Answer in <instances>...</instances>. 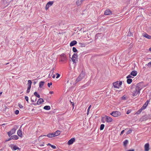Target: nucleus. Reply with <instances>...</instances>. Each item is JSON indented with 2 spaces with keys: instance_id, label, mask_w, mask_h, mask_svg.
Returning a JSON list of instances; mask_svg holds the SVG:
<instances>
[{
  "instance_id": "8fccbe9b",
  "label": "nucleus",
  "mask_w": 151,
  "mask_h": 151,
  "mask_svg": "<svg viewBox=\"0 0 151 151\" xmlns=\"http://www.w3.org/2000/svg\"><path fill=\"white\" fill-rule=\"evenodd\" d=\"M31 88V85H28V88H27V89H30Z\"/></svg>"
},
{
  "instance_id": "37998d69",
  "label": "nucleus",
  "mask_w": 151,
  "mask_h": 151,
  "mask_svg": "<svg viewBox=\"0 0 151 151\" xmlns=\"http://www.w3.org/2000/svg\"><path fill=\"white\" fill-rule=\"evenodd\" d=\"M51 147L54 149H55L56 148V147L55 146L51 145Z\"/></svg>"
},
{
  "instance_id": "4c0bfd02",
  "label": "nucleus",
  "mask_w": 151,
  "mask_h": 151,
  "mask_svg": "<svg viewBox=\"0 0 151 151\" xmlns=\"http://www.w3.org/2000/svg\"><path fill=\"white\" fill-rule=\"evenodd\" d=\"M146 65H147L148 67H151V61L149 62Z\"/></svg>"
},
{
  "instance_id": "49530a36",
  "label": "nucleus",
  "mask_w": 151,
  "mask_h": 151,
  "mask_svg": "<svg viewBox=\"0 0 151 151\" xmlns=\"http://www.w3.org/2000/svg\"><path fill=\"white\" fill-rule=\"evenodd\" d=\"M30 91V89H27V91H26L27 93H28Z\"/></svg>"
},
{
  "instance_id": "aec40b11",
  "label": "nucleus",
  "mask_w": 151,
  "mask_h": 151,
  "mask_svg": "<svg viewBox=\"0 0 151 151\" xmlns=\"http://www.w3.org/2000/svg\"><path fill=\"white\" fill-rule=\"evenodd\" d=\"M137 71L135 70H133L130 73V75L133 76H136L137 75Z\"/></svg>"
},
{
  "instance_id": "bf43d9fd",
  "label": "nucleus",
  "mask_w": 151,
  "mask_h": 151,
  "mask_svg": "<svg viewBox=\"0 0 151 151\" xmlns=\"http://www.w3.org/2000/svg\"><path fill=\"white\" fill-rule=\"evenodd\" d=\"M54 68L52 69L51 70V71H52V72L53 73V72H54Z\"/></svg>"
},
{
  "instance_id": "58836bf2",
  "label": "nucleus",
  "mask_w": 151,
  "mask_h": 151,
  "mask_svg": "<svg viewBox=\"0 0 151 151\" xmlns=\"http://www.w3.org/2000/svg\"><path fill=\"white\" fill-rule=\"evenodd\" d=\"M34 97V96L33 95L32 96L31 98V101L32 102H34V100H33V99H32Z\"/></svg>"
},
{
  "instance_id": "5fc2aeb1",
  "label": "nucleus",
  "mask_w": 151,
  "mask_h": 151,
  "mask_svg": "<svg viewBox=\"0 0 151 151\" xmlns=\"http://www.w3.org/2000/svg\"><path fill=\"white\" fill-rule=\"evenodd\" d=\"M47 146H51V145L49 143L47 144Z\"/></svg>"
},
{
  "instance_id": "052dcab7",
  "label": "nucleus",
  "mask_w": 151,
  "mask_h": 151,
  "mask_svg": "<svg viewBox=\"0 0 151 151\" xmlns=\"http://www.w3.org/2000/svg\"><path fill=\"white\" fill-rule=\"evenodd\" d=\"M33 83L34 85H35L36 83V82L35 81H34L33 82Z\"/></svg>"
},
{
  "instance_id": "774afa93",
  "label": "nucleus",
  "mask_w": 151,
  "mask_h": 151,
  "mask_svg": "<svg viewBox=\"0 0 151 151\" xmlns=\"http://www.w3.org/2000/svg\"><path fill=\"white\" fill-rule=\"evenodd\" d=\"M69 80H68V81H67V83H69Z\"/></svg>"
},
{
  "instance_id": "c9c22d12",
  "label": "nucleus",
  "mask_w": 151,
  "mask_h": 151,
  "mask_svg": "<svg viewBox=\"0 0 151 151\" xmlns=\"http://www.w3.org/2000/svg\"><path fill=\"white\" fill-rule=\"evenodd\" d=\"M19 111L18 110H16L15 111V114H16V115H17L19 114Z\"/></svg>"
},
{
  "instance_id": "cd10ccee",
  "label": "nucleus",
  "mask_w": 151,
  "mask_h": 151,
  "mask_svg": "<svg viewBox=\"0 0 151 151\" xmlns=\"http://www.w3.org/2000/svg\"><path fill=\"white\" fill-rule=\"evenodd\" d=\"M128 142V141L127 140H125L123 142V145L126 146Z\"/></svg>"
},
{
  "instance_id": "680f3d73",
  "label": "nucleus",
  "mask_w": 151,
  "mask_h": 151,
  "mask_svg": "<svg viewBox=\"0 0 151 151\" xmlns=\"http://www.w3.org/2000/svg\"><path fill=\"white\" fill-rule=\"evenodd\" d=\"M2 92H0V96L2 94Z\"/></svg>"
},
{
  "instance_id": "603ef678",
  "label": "nucleus",
  "mask_w": 151,
  "mask_h": 151,
  "mask_svg": "<svg viewBox=\"0 0 151 151\" xmlns=\"http://www.w3.org/2000/svg\"><path fill=\"white\" fill-rule=\"evenodd\" d=\"M49 93L50 94H52L53 93V91H50V92H49Z\"/></svg>"
},
{
  "instance_id": "b1692460",
  "label": "nucleus",
  "mask_w": 151,
  "mask_h": 151,
  "mask_svg": "<svg viewBox=\"0 0 151 151\" xmlns=\"http://www.w3.org/2000/svg\"><path fill=\"white\" fill-rule=\"evenodd\" d=\"M44 83H45V82L43 81H40V82L39 84L40 88H42Z\"/></svg>"
},
{
  "instance_id": "c03bdc74",
  "label": "nucleus",
  "mask_w": 151,
  "mask_h": 151,
  "mask_svg": "<svg viewBox=\"0 0 151 151\" xmlns=\"http://www.w3.org/2000/svg\"><path fill=\"white\" fill-rule=\"evenodd\" d=\"M32 104L34 105L35 106H36V105H37V104L39 105V104L38 103V102H37L36 103H32Z\"/></svg>"
},
{
  "instance_id": "7c9ffc66",
  "label": "nucleus",
  "mask_w": 151,
  "mask_h": 151,
  "mask_svg": "<svg viewBox=\"0 0 151 151\" xmlns=\"http://www.w3.org/2000/svg\"><path fill=\"white\" fill-rule=\"evenodd\" d=\"M73 51L74 52H77V50L75 47H73Z\"/></svg>"
},
{
  "instance_id": "473e14b6",
  "label": "nucleus",
  "mask_w": 151,
  "mask_h": 151,
  "mask_svg": "<svg viewBox=\"0 0 151 151\" xmlns=\"http://www.w3.org/2000/svg\"><path fill=\"white\" fill-rule=\"evenodd\" d=\"M132 131V130L130 129L127 131V132H126V134H130L131 133Z\"/></svg>"
},
{
  "instance_id": "c756f323",
  "label": "nucleus",
  "mask_w": 151,
  "mask_h": 151,
  "mask_svg": "<svg viewBox=\"0 0 151 151\" xmlns=\"http://www.w3.org/2000/svg\"><path fill=\"white\" fill-rule=\"evenodd\" d=\"M104 124H101L100 127V129L101 130H102L104 129Z\"/></svg>"
},
{
  "instance_id": "423d86ee",
  "label": "nucleus",
  "mask_w": 151,
  "mask_h": 151,
  "mask_svg": "<svg viewBox=\"0 0 151 151\" xmlns=\"http://www.w3.org/2000/svg\"><path fill=\"white\" fill-rule=\"evenodd\" d=\"M10 137L8 139L6 140V141H8L11 139H13L14 140H16L19 138L18 137L17 135H13L10 136Z\"/></svg>"
},
{
  "instance_id": "ea45409f",
  "label": "nucleus",
  "mask_w": 151,
  "mask_h": 151,
  "mask_svg": "<svg viewBox=\"0 0 151 151\" xmlns=\"http://www.w3.org/2000/svg\"><path fill=\"white\" fill-rule=\"evenodd\" d=\"M131 110H128V111H127L126 112V114H129L131 112Z\"/></svg>"
},
{
  "instance_id": "2eb2a0df",
  "label": "nucleus",
  "mask_w": 151,
  "mask_h": 151,
  "mask_svg": "<svg viewBox=\"0 0 151 151\" xmlns=\"http://www.w3.org/2000/svg\"><path fill=\"white\" fill-rule=\"evenodd\" d=\"M145 151H148L149 150V144L146 143L145 145Z\"/></svg>"
},
{
  "instance_id": "4d7b16f0",
  "label": "nucleus",
  "mask_w": 151,
  "mask_h": 151,
  "mask_svg": "<svg viewBox=\"0 0 151 151\" xmlns=\"http://www.w3.org/2000/svg\"><path fill=\"white\" fill-rule=\"evenodd\" d=\"M70 101V103L72 104V105L73 106V105H74V103H73V102H71Z\"/></svg>"
},
{
  "instance_id": "7ed1b4c3",
  "label": "nucleus",
  "mask_w": 151,
  "mask_h": 151,
  "mask_svg": "<svg viewBox=\"0 0 151 151\" xmlns=\"http://www.w3.org/2000/svg\"><path fill=\"white\" fill-rule=\"evenodd\" d=\"M110 114L115 117H117L121 115V113L118 111H114L111 113Z\"/></svg>"
},
{
  "instance_id": "412c9836",
  "label": "nucleus",
  "mask_w": 151,
  "mask_h": 151,
  "mask_svg": "<svg viewBox=\"0 0 151 151\" xmlns=\"http://www.w3.org/2000/svg\"><path fill=\"white\" fill-rule=\"evenodd\" d=\"M60 133V132L59 130H57L54 133V137H56L59 135Z\"/></svg>"
},
{
  "instance_id": "a18cd8bd",
  "label": "nucleus",
  "mask_w": 151,
  "mask_h": 151,
  "mask_svg": "<svg viewBox=\"0 0 151 151\" xmlns=\"http://www.w3.org/2000/svg\"><path fill=\"white\" fill-rule=\"evenodd\" d=\"M18 106L20 108H22L23 107V106L20 104H19Z\"/></svg>"
},
{
  "instance_id": "0e129e2a",
  "label": "nucleus",
  "mask_w": 151,
  "mask_h": 151,
  "mask_svg": "<svg viewBox=\"0 0 151 151\" xmlns=\"http://www.w3.org/2000/svg\"><path fill=\"white\" fill-rule=\"evenodd\" d=\"M37 98H36L35 99V101H34V102H35V101H36V100H37Z\"/></svg>"
},
{
  "instance_id": "4468645a",
  "label": "nucleus",
  "mask_w": 151,
  "mask_h": 151,
  "mask_svg": "<svg viewBox=\"0 0 151 151\" xmlns=\"http://www.w3.org/2000/svg\"><path fill=\"white\" fill-rule=\"evenodd\" d=\"M143 36L148 39H151V36L148 35L146 33H144L143 34Z\"/></svg>"
},
{
  "instance_id": "5701e85b",
  "label": "nucleus",
  "mask_w": 151,
  "mask_h": 151,
  "mask_svg": "<svg viewBox=\"0 0 151 151\" xmlns=\"http://www.w3.org/2000/svg\"><path fill=\"white\" fill-rule=\"evenodd\" d=\"M39 104H41L42 102H44V100L42 98H40L38 99V101H37Z\"/></svg>"
},
{
  "instance_id": "2f4dec72",
  "label": "nucleus",
  "mask_w": 151,
  "mask_h": 151,
  "mask_svg": "<svg viewBox=\"0 0 151 151\" xmlns=\"http://www.w3.org/2000/svg\"><path fill=\"white\" fill-rule=\"evenodd\" d=\"M91 105H90L89 106V107L88 108V109L87 110V114H88L89 113V110H90V108H91Z\"/></svg>"
},
{
  "instance_id": "72a5a7b5",
  "label": "nucleus",
  "mask_w": 151,
  "mask_h": 151,
  "mask_svg": "<svg viewBox=\"0 0 151 151\" xmlns=\"http://www.w3.org/2000/svg\"><path fill=\"white\" fill-rule=\"evenodd\" d=\"M122 99L123 100H126L127 99V97L124 96L122 97Z\"/></svg>"
},
{
  "instance_id": "0eeeda50",
  "label": "nucleus",
  "mask_w": 151,
  "mask_h": 151,
  "mask_svg": "<svg viewBox=\"0 0 151 151\" xmlns=\"http://www.w3.org/2000/svg\"><path fill=\"white\" fill-rule=\"evenodd\" d=\"M60 60L61 61H64L67 60L66 55L64 54H62L60 55Z\"/></svg>"
},
{
  "instance_id": "e2e57ef3",
  "label": "nucleus",
  "mask_w": 151,
  "mask_h": 151,
  "mask_svg": "<svg viewBox=\"0 0 151 151\" xmlns=\"http://www.w3.org/2000/svg\"><path fill=\"white\" fill-rule=\"evenodd\" d=\"M44 145L42 144L41 145H40V146H43Z\"/></svg>"
},
{
  "instance_id": "f257e3e1",
  "label": "nucleus",
  "mask_w": 151,
  "mask_h": 151,
  "mask_svg": "<svg viewBox=\"0 0 151 151\" xmlns=\"http://www.w3.org/2000/svg\"><path fill=\"white\" fill-rule=\"evenodd\" d=\"M143 86V82H141L138 83L136 86L133 85L131 88L132 92V96L133 97L139 94L140 91L142 89Z\"/></svg>"
},
{
  "instance_id": "393cba45",
  "label": "nucleus",
  "mask_w": 151,
  "mask_h": 151,
  "mask_svg": "<svg viewBox=\"0 0 151 151\" xmlns=\"http://www.w3.org/2000/svg\"><path fill=\"white\" fill-rule=\"evenodd\" d=\"M43 109L45 110H48L50 109V107L49 106H45L44 107Z\"/></svg>"
},
{
  "instance_id": "09e8293b",
  "label": "nucleus",
  "mask_w": 151,
  "mask_h": 151,
  "mask_svg": "<svg viewBox=\"0 0 151 151\" xmlns=\"http://www.w3.org/2000/svg\"><path fill=\"white\" fill-rule=\"evenodd\" d=\"M131 75H129L127 77V78H131Z\"/></svg>"
},
{
  "instance_id": "bb28decb",
  "label": "nucleus",
  "mask_w": 151,
  "mask_h": 151,
  "mask_svg": "<svg viewBox=\"0 0 151 151\" xmlns=\"http://www.w3.org/2000/svg\"><path fill=\"white\" fill-rule=\"evenodd\" d=\"M132 81V80L131 78H127V82L129 84H130Z\"/></svg>"
},
{
  "instance_id": "f8f14e48",
  "label": "nucleus",
  "mask_w": 151,
  "mask_h": 151,
  "mask_svg": "<svg viewBox=\"0 0 151 151\" xmlns=\"http://www.w3.org/2000/svg\"><path fill=\"white\" fill-rule=\"evenodd\" d=\"M22 126H21L20 127L18 131L17 132L18 135L20 137H22V132L20 129L21 128Z\"/></svg>"
},
{
  "instance_id": "1a4fd4ad",
  "label": "nucleus",
  "mask_w": 151,
  "mask_h": 151,
  "mask_svg": "<svg viewBox=\"0 0 151 151\" xmlns=\"http://www.w3.org/2000/svg\"><path fill=\"white\" fill-rule=\"evenodd\" d=\"M83 76H84L83 73H81L79 75V76L77 78L76 80V81L77 82H78L81 81L83 78Z\"/></svg>"
},
{
  "instance_id": "ddd939ff",
  "label": "nucleus",
  "mask_w": 151,
  "mask_h": 151,
  "mask_svg": "<svg viewBox=\"0 0 151 151\" xmlns=\"http://www.w3.org/2000/svg\"><path fill=\"white\" fill-rule=\"evenodd\" d=\"M111 14V11L109 9H106L104 12V14L107 15H110Z\"/></svg>"
},
{
  "instance_id": "f03ea898",
  "label": "nucleus",
  "mask_w": 151,
  "mask_h": 151,
  "mask_svg": "<svg viewBox=\"0 0 151 151\" xmlns=\"http://www.w3.org/2000/svg\"><path fill=\"white\" fill-rule=\"evenodd\" d=\"M19 127L17 125H15L14 127L9 132H7V134L9 137H10L12 135L14 134L17 129Z\"/></svg>"
},
{
  "instance_id": "f3484780",
  "label": "nucleus",
  "mask_w": 151,
  "mask_h": 151,
  "mask_svg": "<svg viewBox=\"0 0 151 151\" xmlns=\"http://www.w3.org/2000/svg\"><path fill=\"white\" fill-rule=\"evenodd\" d=\"M85 0H78L76 1V4L78 6H80L82 2Z\"/></svg>"
},
{
  "instance_id": "4be33fe9",
  "label": "nucleus",
  "mask_w": 151,
  "mask_h": 151,
  "mask_svg": "<svg viewBox=\"0 0 151 151\" xmlns=\"http://www.w3.org/2000/svg\"><path fill=\"white\" fill-rule=\"evenodd\" d=\"M12 145H11L10 146V147H11V149H12L13 150H19V147L16 146H14V147H12Z\"/></svg>"
},
{
  "instance_id": "6e6552de",
  "label": "nucleus",
  "mask_w": 151,
  "mask_h": 151,
  "mask_svg": "<svg viewBox=\"0 0 151 151\" xmlns=\"http://www.w3.org/2000/svg\"><path fill=\"white\" fill-rule=\"evenodd\" d=\"M53 1H50L48 2L46 4L45 7V9L47 10L53 4Z\"/></svg>"
},
{
  "instance_id": "3c124183",
  "label": "nucleus",
  "mask_w": 151,
  "mask_h": 151,
  "mask_svg": "<svg viewBox=\"0 0 151 151\" xmlns=\"http://www.w3.org/2000/svg\"><path fill=\"white\" fill-rule=\"evenodd\" d=\"M127 151H134V149L129 150H127Z\"/></svg>"
},
{
  "instance_id": "6ab92c4d",
  "label": "nucleus",
  "mask_w": 151,
  "mask_h": 151,
  "mask_svg": "<svg viewBox=\"0 0 151 151\" xmlns=\"http://www.w3.org/2000/svg\"><path fill=\"white\" fill-rule=\"evenodd\" d=\"M77 43V42L76 40H73L70 43V46L71 47L73 46Z\"/></svg>"
},
{
  "instance_id": "69168bd1",
  "label": "nucleus",
  "mask_w": 151,
  "mask_h": 151,
  "mask_svg": "<svg viewBox=\"0 0 151 151\" xmlns=\"http://www.w3.org/2000/svg\"><path fill=\"white\" fill-rule=\"evenodd\" d=\"M149 50L150 51H151V47L149 48Z\"/></svg>"
},
{
  "instance_id": "dca6fc26",
  "label": "nucleus",
  "mask_w": 151,
  "mask_h": 151,
  "mask_svg": "<svg viewBox=\"0 0 151 151\" xmlns=\"http://www.w3.org/2000/svg\"><path fill=\"white\" fill-rule=\"evenodd\" d=\"M54 135V133H50L48 134L47 135H43L42 136H41V137L47 136L49 138H51L52 137H55Z\"/></svg>"
},
{
  "instance_id": "338daca9",
  "label": "nucleus",
  "mask_w": 151,
  "mask_h": 151,
  "mask_svg": "<svg viewBox=\"0 0 151 151\" xmlns=\"http://www.w3.org/2000/svg\"><path fill=\"white\" fill-rule=\"evenodd\" d=\"M9 63H6V64H5V65H7V64H9Z\"/></svg>"
},
{
  "instance_id": "6e6d98bb",
  "label": "nucleus",
  "mask_w": 151,
  "mask_h": 151,
  "mask_svg": "<svg viewBox=\"0 0 151 151\" xmlns=\"http://www.w3.org/2000/svg\"><path fill=\"white\" fill-rule=\"evenodd\" d=\"M82 29V28H81L80 30H79V31L78 30L77 31V32H79L80 31H81Z\"/></svg>"
},
{
  "instance_id": "a19ab883",
  "label": "nucleus",
  "mask_w": 151,
  "mask_h": 151,
  "mask_svg": "<svg viewBox=\"0 0 151 151\" xmlns=\"http://www.w3.org/2000/svg\"><path fill=\"white\" fill-rule=\"evenodd\" d=\"M56 74L57 75V76L56 77V78H59L60 77V75L58 73H57Z\"/></svg>"
},
{
  "instance_id": "9d476101",
  "label": "nucleus",
  "mask_w": 151,
  "mask_h": 151,
  "mask_svg": "<svg viewBox=\"0 0 151 151\" xmlns=\"http://www.w3.org/2000/svg\"><path fill=\"white\" fill-rule=\"evenodd\" d=\"M105 119L107 122H111L112 120V119L111 117L106 116H105Z\"/></svg>"
},
{
  "instance_id": "de8ad7c7",
  "label": "nucleus",
  "mask_w": 151,
  "mask_h": 151,
  "mask_svg": "<svg viewBox=\"0 0 151 151\" xmlns=\"http://www.w3.org/2000/svg\"><path fill=\"white\" fill-rule=\"evenodd\" d=\"M124 131V130H123L122 131V132H121V133L120 134V135H121L122 134H123Z\"/></svg>"
},
{
  "instance_id": "a878e982",
  "label": "nucleus",
  "mask_w": 151,
  "mask_h": 151,
  "mask_svg": "<svg viewBox=\"0 0 151 151\" xmlns=\"http://www.w3.org/2000/svg\"><path fill=\"white\" fill-rule=\"evenodd\" d=\"M143 110H144V109H142V108L141 107L140 109H139L136 112L135 114H139L141 112V111H142Z\"/></svg>"
},
{
  "instance_id": "20e7f679",
  "label": "nucleus",
  "mask_w": 151,
  "mask_h": 151,
  "mask_svg": "<svg viewBox=\"0 0 151 151\" xmlns=\"http://www.w3.org/2000/svg\"><path fill=\"white\" fill-rule=\"evenodd\" d=\"M113 85L114 88H119V87L122 85V81H117L113 83Z\"/></svg>"
},
{
  "instance_id": "c85d7f7f",
  "label": "nucleus",
  "mask_w": 151,
  "mask_h": 151,
  "mask_svg": "<svg viewBox=\"0 0 151 151\" xmlns=\"http://www.w3.org/2000/svg\"><path fill=\"white\" fill-rule=\"evenodd\" d=\"M34 95L36 96L37 97V98H40V95L38 94L37 92H34Z\"/></svg>"
},
{
  "instance_id": "9b49d317",
  "label": "nucleus",
  "mask_w": 151,
  "mask_h": 151,
  "mask_svg": "<svg viewBox=\"0 0 151 151\" xmlns=\"http://www.w3.org/2000/svg\"><path fill=\"white\" fill-rule=\"evenodd\" d=\"M75 141V138H73L70 139L68 142V144L70 145H72Z\"/></svg>"
},
{
  "instance_id": "a211bd4d",
  "label": "nucleus",
  "mask_w": 151,
  "mask_h": 151,
  "mask_svg": "<svg viewBox=\"0 0 151 151\" xmlns=\"http://www.w3.org/2000/svg\"><path fill=\"white\" fill-rule=\"evenodd\" d=\"M150 101V100H147L146 101V102L145 103V104H144L143 106L142 107V109H145L147 106L148 103Z\"/></svg>"
},
{
  "instance_id": "864d4df0",
  "label": "nucleus",
  "mask_w": 151,
  "mask_h": 151,
  "mask_svg": "<svg viewBox=\"0 0 151 151\" xmlns=\"http://www.w3.org/2000/svg\"><path fill=\"white\" fill-rule=\"evenodd\" d=\"M51 76L50 75V73L49 75V76H48V77L49 78H50L51 77Z\"/></svg>"
},
{
  "instance_id": "39448f33",
  "label": "nucleus",
  "mask_w": 151,
  "mask_h": 151,
  "mask_svg": "<svg viewBox=\"0 0 151 151\" xmlns=\"http://www.w3.org/2000/svg\"><path fill=\"white\" fill-rule=\"evenodd\" d=\"M77 53H74L72 58V61L73 63V64L74 63L75 64L76 63V61H77V60H76V59H77Z\"/></svg>"
},
{
  "instance_id": "e433bc0d",
  "label": "nucleus",
  "mask_w": 151,
  "mask_h": 151,
  "mask_svg": "<svg viewBox=\"0 0 151 151\" xmlns=\"http://www.w3.org/2000/svg\"><path fill=\"white\" fill-rule=\"evenodd\" d=\"M25 99L26 100V101L28 103V100H29V98L28 96H25Z\"/></svg>"
},
{
  "instance_id": "f704fd0d",
  "label": "nucleus",
  "mask_w": 151,
  "mask_h": 151,
  "mask_svg": "<svg viewBox=\"0 0 151 151\" xmlns=\"http://www.w3.org/2000/svg\"><path fill=\"white\" fill-rule=\"evenodd\" d=\"M32 81L31 80H29L28 81V85H31L32 84Z\"/></svg>"
},
{
  "instance_id": "13d9d810",
  "label": "nucleus",
  "mask_w": 151,
  "mask_h": 151,
  "mask_svg": "<svg viewBox=\"0 0 151 151\" xmlns=\"http://www.w3.org/2000/svg\"><path fill=\"white\" fill-rule=\"evenodd\" d=\"M55 75H53V76H52V78H55Z\"/></svg>"
},
{
  "instance_id": "79ce46f5",
  "label": "nucleus",
  "mask_w": 151,
  "mask_h": 151,
  "mask_svg": "<svg viewBox=\"0 0 151 151\" xmlns=\"http://www.w3.org/2000/svg\"><path fill=\"white\" fill-rule=\"evenodd\" d=\"M52 85V82H50V83H47V86H48L49 87H50V86Z\"/></svg>"
}]
</instances>
